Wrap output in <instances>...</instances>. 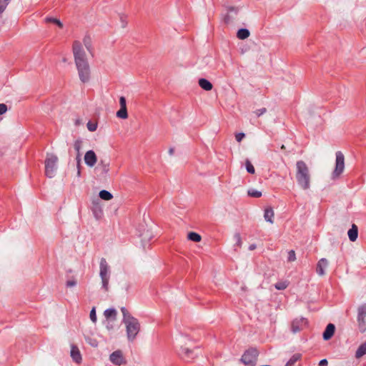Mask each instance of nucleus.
Returning a JSON list of instances; mask_svg holds the SVG:
<instances>
[{"label": "nucleus", "mask_w": 366, "mask_h": 366, "mask_svg": "<svg viewBox=\"0 0 366 366\" xmlns=\"http://www.w3.org/2000/svg\"><path fill=\"white\" fill-rule=\"evenodd\" d=\"M58 157L54 154H47L45 159V174L49 178H52L55 176L57 169Z\"/></svg>", "instance_id": "4"}, {"label": "nucleus", "mask_w": 366, "mask_h": 366, "mask_svg": "<svg viewBox=\"0 0 366 366\" xmlns=\"http://www.w3.org/2000/svg\"><path fill=\"white\" fill-rule=\"evenodd\" d=\"M76 285V281L75 280H67L66 282V286L67 287H74Z\"/></svg>", "instance_id": "46"}, {"label": "nucleus", "mask_w": 366, "mask_h": 366, "mask_svg": "<svg viewBox=\"0 0 366 366\" xmlns=\"http://www.w3.org/2000/svg\"><path fill=\"white\" fill-rule=\"evenodd\" d=\"M296 259V254L294 250H290L288 252L287 261L294 262Z\"/></svg>", "instance_id": "38"}, {"label": "nucleus", "mask_w": 366, "mask_h": 366, "mask_svg": "<svg viewBox=\"0 0 366 366\" xmlns=\"http://www.w3.org/2000/svg\"><path fill=\"white\" fill-rule=\"evenodd\" d=\"M259 352L255 347L247 350L241 357V361L247 366H255Z\"/></svg>", "instance_id": "5"}, {"label": "nucleus", "mask_w": 366, "mask_h": 366, "mask_svg": "<svg viewBox=\"0 0 366 366\" xmlns=\"http://www.w3.org/2000/svg\"><path fill=\"white\" fill-rule=\"evenodd\" d=\"M117 117L119 119H125L128 117L127 108H121L117 112Z\"/></svg>", "instance_id": "30"}, {"label": "nucleus", "mask_w": 366, "mask_h": 366, "mask_svg": "<svg viewBox=\"0 0 366 366\" xmlns=\"http://www.w3.org/2000/svg\"><path fill=\"white\" fill-rule=\"evenodd\" d=\"M245 137V134L243 132H239L236 134L235 139L237 142H240Z\"/></svg>", "instance_id": "45"}, {"label": "nucleus", "mask_w": 366, "mask_h": 366, "mask_svg": "<svg viewBox=\"0 0 366 366\" xmlns=\"http://www.w3.org/2000/svg\"><path fill=\"white\" fill-rule=\"evenodd\" d=\"M99 197L102 199L107 200V201L110 200L113 198L112 194L110 192L105 190V189H102L99 192Z\"/></svg>", "instance_id": "27"}, {"label": "nucleus", "mask_w": 366, "mask_h": 366, "mask_svg": "<svg viewBox=\"0 0 366 366\" xmlns=\"http://www.w3.org/2000/svg\"><path fill=\"white\" fill-rule=\"evenodd\" d=\"M87 128L90 132H94L97 128V124L96 123H92V122H89L87 123Z\"/></svg>", "instance_id": "41"}, {"label": "nucleus", "mask_w": 366, "mask_h": 366, "mask_svg": "<svg viewBox=\"0 0 366 366\" xmlns=\"http://www.w3.org/2000/svg\"><path fill=\"white\" fill-rule=\"evenodd\" d=\"M121 312H122V315H123L122 322H124V321L130 319V317H134L133 316H132L130 315V313L129 312L127 309L126 307H122L121 308Z\"/></svg>", "instance_id": "33"}, {"label": "nucleus", "mask_w": 366, "mask_h": 366, "mask_svg": "<svg viewBox=\"0 0 366 366\" xmlns=\"http://www.w3.org/2000/svg\"><path fill=\"white\" fill-rule=\"evenodd\" d=\"M266 112H267V109L263 107V108L257 109L254 112V113H255L256 116L259 117L262 116V114H264V113H266Z\"/></svg>", "instance_id": "44"}, {"label": "nucleus", "mask_w": 366, "mask_h": 366, "mask_svg": "<svg viewBox=\"0 0 366 366\" xmlns=\"http://www.w3.org/2000/svg\"><path fill=\"white\" fill-rule=\"evenodd\" d=\"M97 169L99 170L101 176L106 177L109 172V162L101 159Z\"/></svg>", "instance_id": "11"}, {"label": "nucleus", "mask_w": 366, "mask_h": 366, "mask_svg": "<svg viewBox=\"0 0 366 366\" xmlns=\"http://www.w3.org/2000/svg\"><path fill=\"white\" fill-rule=\"evenodd\" d=\"M289 285L288 282L287 281H280L274 284V288L277 290H284Z\"/></svg>", "instance_id": "31"}, {"label": "nucleus", "mask_w": 366, "mask_h": 366, "mask_svg": "<svg viewBox=\"0 0 366 366\" xmlns=\"http://www.w3.org/2000/svg\"><path fill=\"white\" fill-rule=\"evenodd\" d=\"M250 35V32L247 29L242 28L239 29L237 32V37L239 39L244 40L248 38Z\"/></svg>", "instance_id": "24"}, {"label": "nucleus", "mask_w": 366, "mask_h": 366, "mask_svg": "<svg viewBox=\"0 0 366 366\" xmlns=\"http://www.w3.org/2000/svg\"><path fill=\"white\" fill-rule=\"evenodd\" d=\"M187 238L189 240L194 242H199L202 239L201 235L195 232H189L187 234Z\"/></svg>", "instance_id": "26"}, {"label": "nucleus", "mask_w": 366, "mask_h": 366, "mask_svg": "<svg viewBox=\"0 0 366 366\" xmlns=\"http://www.w3.org/2000/svg\"><path fill=\"white\" fill-rule=\"evenodd\" d=\"M107 327L108 329H112V325H107Z\"/></svg>", "instance_id": "54"}, {"label": "nucleus", "mask_w": 366, "mask_h": 366, "mask_svg": "<svg viewBox=\"0 0 366 366\" xmlns=\"http://www.w3.org/2000/svg\"><path fill=\"white\" fill-rule=\"evenodd\" d=\"M345 169V157L342 152H336L335 167L332 172V179H336L340 176Z\"/></svg>", "instance_id": "6"}, {"label": "nucleus", "mask_w": 366, "mask_h": 366, "mask_svg": "<svg viewBox=\"0 0 366 366\" xmlns=\"http://www.w3.org/2000/svg\"><path fill=\"white\" fill-rule=\"evenodd\" d=\"M100 277L101 279L109 278V266L104 258H102L100 261Z\"/></svg>", "instance_id": "16"}, {"label": "nucleus", "mask_w": 366, "mask_h": 366, "mask_svg": "<svg viewBox=\"0 0 366 366\" xmlns=\"http://www.w3.org/2000/svg\"><path fill=\"white\" fill-rule=\"evenodd\" d=\"M72 52L79 78L82 83H86L91 78V69L86 52L79 41L75 40L73 42Z\"/></svg>", "instance_id": "1"}, {"label": "nucleus", "mask_w": 366, "mask_h": 366, "mask_svg": "<svg viewBox=\"0 0 366 366\" xmlns=\"http://www.w3.org/2000/svg\"><path fill=\"white\" fill-rule=\"evenodd\" d=\"M366 303L361 305L357 309V323L360 332L366 330Z\"/></svg>", "instance_id": "7"}, {"label": "nucleus", "mask_w": 366, "mask_h": 366, "mask_svg": "<svg viewBox=\"0 0 366 366\" xmlns=\"http://www.w3.org/2000/svg\"><path fill=\"white\" fill-rule=\"evenodd\" d=\"M256 247H257V246H256V244H250V245L249 246V249L250 251H252V250H254V249H256Z\"/></svg>", "instance_id": "51"}, {"label": "nucleus", "mask_w": 366, "mask_h": 366, "mask_svg": "<svg viewBox=\"0 0 366 366\" xmlns=\"http://www.w3.org/2000/svg\"><path fill=\"white\" fill-rule=\"evenodd\" d=\"M89 344L93 347H97L98 345L97 341L95 340H91V342H89Z\"/></svg>", "instance_id": "50"}, {"label": "nucleus", "mask_w": 366, "mask_h": 366, "mask_svg": "<svg viewBox=\"0 0 366 366\" xmlns=\"http://www.w3.org/2000/svg\"><path fill=\"white\" fill-rule=\"evenodd\" d=\"M274 211L271 207L264 209V218L267 222L272 224L274 222Z\"/></svg>", "instance_id": "20"}, {"label": "nucleus", "mask_w": 366, "mask_h": 366, "mask_svg": "<svg viewBox=\"0 0 366 366\" xmlns=\"http://www.w3.org/2000/svg\"><path fill=\"white\" fill-rule=\"evenodd\" d=\"M328 365V361L327 359H322L319 362V366H327Z\"/></svg>", "instance_id": "48"}, {"label": "nucleus", "mask_w": 366, "mask_h": 366, "mask_svg": "<svg viewBox=\"0 0 366 366\" xmlns=\"http://www.w3.org/2000/svg\"><path fill=\"white\" fill-rule=\"evenodd\" d=\"M89 317H90L91 320L92 321V322H94V323L97 322V314H96V308L94 307L90 311Z\"/></svg>", "instance_id": "36"}, {"label": "nucleus", "mask_w": 366, "mask_h": 366, "mask_svg": "<svg viewBox=\"0 0 366 366\" xmlns=\"http://www.w3.org/2000/svg\"><path fill=\"white\" fill-rule=\"evenodd\" d=\"M81 164H79V167L77 165V176L79 177L81 174L80 171Z\"/></svg>", "instance_id": "53"}, {"label": "nucleus", "mask_w": 366, "mask_h": 366, "mask_svg": "<svg viewBox=\"0 0 366 366\" xmlns=\"http://www.w3.org/2000/svg\"><path fill=\"white\" fill-rule=\"evenodd\" d=\"M232 16L229 15V13L227 14L224 17V21L225 24H229L231 21Z\"/></svg>", "instance_id": "47"}, {"label": "nucleus", "mask_w": 366, "mask_h": 366, "mask_svg": "<svg viewBox=\"0 0 366 366\" xmlns=\"http://www.w3.org/2000/svg\"><path fill=\"white\" fill-rule=\"evenodd\" d=\"M247 194L249 197L259 198L262 197V192L255 189H249Z\"/></svg>", "instance_id": "34"}, {"label": "nucleus", "mask_w": 366, "mask_h": 366, "mask_svg": "<svg viewBox=\"0 0 366 366\" xmlns=\"http://www.w3.org/2000/svg\"><path fill=\"white\" fill-rule=\"evenodd\" d=\"M366 355V342L364 343H362L358 348L356 350L355 352V357L356 358H360L362 356Z\"/></svg>", "instance_id": "25"}, {"label": "nucleus", "mask_w": 366, "mask_h": 366, "mask_svg": "<svg viewBox=\"0 0 366 366\" xmlns=\"http://www.w3.org/2000/svg\"><path fill=\"white\" fill-rule=\"evenodd\" d=\"M174 153V148H173V147L169 148V154L170 155H172Z\"/></svg>", "instance_id": "52"}, {"label": "nucleus", "mask_w": 366, "mask_h": 366, "mask_svg": "<svg viewBox=\"0 0 366 366\" xmlns=\"http://www.w3.org/2000/svg\"><path fill=\"white\" fill-rule=\"evenodd\" d=\"M84 162L85 164L90 167H92L96 164L97 162V157L93 150H89L85 153Z\"/></svg>", "instance_id": "10"}, {"label": "nucleus", "mask_w": 366, "mask_h": 366, "mask_svg": "<svg viewBox=\"0 0 366 366\" xmlns=\"http://www.w3.org/2000/svg\"><path fill=\"white\" fill-rule=\"evenodd\" d=\"M302 355L300 353L294 354L287 361L286 366H293L299 360L301 359Z\"/></svg>", "instance_id": "28"}, {"label": "nucleus", "mask_w": 366, "mask_h": 366, "mask_svg": "<svg viewBox=\"0 0 366 366\" xmlns=\"http://www.w3.org/2000/svg\"><path fill=\"white\" fill-rule=\"evenodd\" d=\"M335 332V325L332 323H329L326 326V328L322 333L323 340L325 341L330 340L333 337Z\"/></svg>", "instance_id": "13"}, {"label": "nucleus", "mask_w": 366, "mask_h": 366, "mask_svg": "<svg viewBox=\"0 0 366 366\" xmlns=\"http://www.w3.org/2000/svg\"><path fill=\"white\" fill-rule=\"evenodd\" d=\"M71 357L74 362H75L77 364H79L81 362L82 357L80 353L79 347L75 345H71Z\"/></svg>", "instance_id": "14"}, {"label": "nucleus", "mask_w": 366, "mask_h": 366, "mask_svg": "<svg viewBox=\"0 0 366 366\" xmlns=\"http://www.w3.org/2000/svg\"><path fill=\"white\" fill-rule=\"evenodd\" d=\"M83 43L85 46L87 51L92 55L93 47H92V38L89 35H85L83 39Z\"/></svg>", "instance_id": "22"}, {"label": "nucleus", "mask_w": 366, "mask_h": 366, "mask_svg": "<svg viewBox=\"0 0 366 366\" xmlns=\"http://www.w3.org/2000/svg\"><path fill=\"white\" fill-rule=\"evenodd\" d=\"M347 235L351 242H355L358 237V227L356 224H352V227L348 230Z\"/></svg>", "instance_id": "18"}, {"label": "nucleus", "mask_w": 366, "mask_h": 366, "mask_svg": "<svg viewBox=\"0 0 366 366\" xmlns=\"http://www.w3.org/2000/svg\"><path fill=\"white\" fill-rule=\"evenodd\" d=\"M179 355L187 361L193 360L195 357L194 355V350L183 347H181L180 350L179 351Z\"/></svg>", "instance_id": "15"}, {"label": "nucleus", "mask_w": 366, "mask_h": 366, "mask_svg": "<svg viewBox=\"0 0 366 366\" xmlns=\"http://www.w3.org/2000/svg\"><path fill=\"white\" fill-rule=\"evenodd\" d=\"M10 1L11 0H0V14L5 11Z\"/></svg>", "instance_id": "35"}, {"label": "nucleus", "mask_w": 366, "mask_h": 366, "mask_svg": "<svg viewBox=\"0 0 366 366\" xmlns=\"http://www.w3.org/2000/svg\"><path fill=\"white\" fill-rule=\"evenodd\" d=\"M45 21L47 23H53V24H56V26H58L61 29H62L64 26L62 22L56 18L47 16L45 19Z\"/></svg>", "instance_id": "29"}, {"label": "nucleus", "mask_w": 366, "mask_h": 366, "mask_svg": "<svg viewBox=\"0 0 366 366\" xmlns=\"http://www.w3.org/2000/svg\"><path fill=\"white\" fill-rule=\"evenodd\" d=\"M245 167H246L247 172L248 173L252 174H254V172H255L254 167L249 159H246Z\"/></svg>", "instance_id": "32"}, {"label": "nucleus", "mask_w": 366, "mask_h": 366, "mask_svg": "<svg viewBox=\"0 0 366 366\" xmlns=\"http://www.w3.org/2000/svg\"><path fill=\"white\" fill-rule=\"evenodd\" d=\"M104 315L107 319H112V321H114L117 319V312L114 308H109L104 311Z\"/></svg>", "instance_id": "23"}, {"label": "nucleus", "mask_w": 366, "mask_h": 366, "mask_svg": "<svg viewBox=\"0 0 366 366\" xmlns=\"http://www.w3.org/2000/svg\"><path fill=\"white\" fill-rule=\"evenodd\" d=\"M199 86L205 91H210L212 89V84L204 78H201L199 79Z\"/></svg>", "instance_id": "21"}, {"label": "nucleus", "mask_w": 366, "mask_h": 366, "mask_svg": "<svg viewBox=\"0 0 366 366\" xmlns=\"http://www.w3.org/2000/svg\"><path fill=\"white\" fill-rule=\"evenodd\" d=\"M82 141L81 139H76L74 143V148L75 151L77 152L76 155V163L78 164V166L79 167L80 162H81V154H80V149L81 148Z\"/></svg>", "instance_id": "19"}, {"label": "nucleus", "mask_w": 366, "mask_h": 366, "mask_svg": "<svg viewBox=\"0 0 366 366\" xmlns=\"http://www.w3.org/2000/svg\"><path fill=\"white\" fill-rule=\"evenodd\" d=\"M120 19H121V21H122V27H124H124H126V26L127 25V21H126V20L124 19V17L122 16L120 17Z\"/></svg>", "instance_id": "49"}, {"label": "nucleus", "mask_w": 366, "mask_h": 366, "mask_svg": "<svg viewBox=\"0 0 366 366\" xmlns=\"http://www.w3.org/2000/svg\"><path fill=\"white\" fill-rule=\"evenodd\" d=\"M227 11L228 13H234V15H237L239 9L235 6H227Z\"/></svg>", "instance_id": "39"}, {"label": "nucleus", "mask_w": 366, "mask_h": 366, "mask_svg": "<svg viewBox=\"0 0 366 366\" xmlns=\"http://www.w3.org/2000/svg\"><path fill=\"white\" fill-rule=\"evenodd\" d=\"M109 278L102 279V288L105 291H108V290H109Z\"/></svg>", "instance_id": "40"}, {"label": "nucleus", "mask_w": 366, "mask_h": 366, "mask_svg": "<svg viewBox=\"0 0 366 366\" xmlns=\"http://www.w3.org/2000/svg\"><path fill=\"white\" fill-rule=\"evenodd\" d=\"M296 180L298 185L304 190L310 187V174L306 163L302 160H299L296 163Z\"/></svg>", "instance_id": "2"}, {"label": "nucleus", "mask_w": 366, "mask_h": 366, "mask_svg": "<svg viewBox=\"0 0 366 366\" xmlns=\"http://www.w3.org/2000/svg\"><path fill=\"white\" fill-rule=\"evenodd\" d=\"M126 325L127 335L129 341H133L140 330V324L139 320L134 317L123 322Z\"/></svg>", "instance_id": "3"}, {"label": "nucleus", "mask_w": 366, "mask_h": 366, "mask_svg": "<svg viewBox=\"0 0 366 366\" xmlns=\"http://www.w3.org/2000/svg\"><path fill=\"white\" fill-rule=\"evenodd\" d=\"M110 361L116 365H122L126 363V360L121 350L113 352L109 356Z\"/></svg>", "instance_id": "9"}, {"label": "nucleus", "mask_w": 366, "mask_h": 366, "mask_svg": "<svg viewBox=\"0 0 366 366\" xmlns=\"http://www.w3.org/2000/svg\"><path fill=\"white\" fill-rule=\"evenodd\" d=\"M328 261L326 258H321L316 266V272L320 276H323L325 274V269L328 267Z\"/></svg>", "instance_id": "12"}, {"label": "nucleus", "mask_w": 366, "mask_h": 366, "mask_svg": "<svg viewBox=\"0 0 366 366\" xmlns=\"http://www.w3.org/2000/svg\"><path fill=\"white\" fill-rule=\"evenodd\" d=\"M307 323V320L301 318L300 320H295L292 322L291 330L292 332L296 333L302 330V325Z\"/></svg>", "instance_id": "17"}, {"label": "nucleus", "mask_w": 366, "mask_h": 366, "mask_svg": "<svg viewBox=\"0 0 366 366\" xmlns=\"http://www.w3.org/2000/svg\"><path fill=\"white\" fill-rule=\"evenodd\" d=\"M8 110L7 105L1 103L0 104V115L5 114Z\"/></svg>", "instance_id": "43"}, {"label": "nucleus", "mask_w": 366, "mask_h": 366, "mask_svg": "<svg viewBox=\"0 0 366 366\" xmlns=\"http://www.w3.org/2000/svg\"><path fill=\"white\" fill-rule=\"evenodd\" d=\"M119 104L121 108H127V100L123 96L119 98Z\"/></svg>", "instance_id": "42"}, {"label": "nucleus", "mask_w": 366, "mask_h": 366, "mask_svg": "<svg viewBox=\"0 0 366 366\" xmlns=\"http://www.w3.org/2000/svg\"><path fill=\"white\" fill-rule=\"evenodd\" d=\"M91 209L97 219L102 218L103 215V210L101 206L100 200L98 198L94 199L92 200Z\"/></svg>", "instance_id": "8"}, {"label": "nucleus", "mask_w": 366, "mask_h": 366, "mask_svg": "<svg viewBox=\"0 0 366 366\" xmlns=\"http://www.w3.org/2000/svg\"><path fill=\"white\" fill-rule=\"evenodd\" d=\"M234 238L236 240V244H235L240 247L242 246V244L240 234L238 233V232L235 233L234 235Z\"/></svg>", "instance_id": "37"}]
</instances>
